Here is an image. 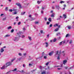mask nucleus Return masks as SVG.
Listing matches in <instances>:
<instances>
[{
    "mask_svg": "<svg viewBox=\"0 0 74 74\" xmlns=\"http://www.w3.org/2000/svg\"><path fill=\"white\" fill-rule=\"evenodd\" d=\"M35 16H38V14L36 13L35 14Z\"/></svg>",
    "mask_w": 74,
    "mask_h": 74,
    "instance_id": "62",
    "label": "nucleus"
},
{
    "mask_svg": "<svg viewBox=\"0 0 74 74\" xmlns=\"http://www.w3.org/2000/svg\"><path fill=\"white\" fill-rule=\"evenodd\" d=\"M44 19H45V21H47V18L46 17H45L44 18Z\"/></svg>",
    "mask_w": 74,
    "mask_h": 74,
    "instance_id": "40",
    "label": "nucleus"
},
{
    "mask_svg": "<svg viewBox=\"0 0 74 74\" xmlns=\"http://www.w3.org/2000/svg\"><path fill=\"white\" fill-rule=\"evenodd\" d=\"M64 68H65V69H67L68 67H67L65 66V67H64Z\"/></svg>",
    "mask_w": 74,
    "mask_h": 74,
    "instance_id": "64",
    "label": "nucleus"
},
{
    "mask_svg": "<svg viewBox=\"0 0 74 74\" xmlns=\"http://www.w3.org/2000/svg\"><path fill=\"white\" fill-rule=\"evenodd\" d=\"M50 27H52V24H51L50 25Z\"/></svg>",
    "mask_w": 74,
    "mask_h": 74,
    "instance_id": "58",
    "label": "nucleus"
},
{
    "mask_svg": "<svg viewBox=\"0 0 74 74\" xmlns=\"http://www.w3.org/2000/svg\"><path fill=\"white\" fill-rule=\"evenodd\" d=\"M45 44H46V47H48V46H49V45L48 44V42H45Z\"/></svg>",
    "mask_w": 74,
    "mask_h": 74,
    "instance_id": "8",
    "label": "nucleus"
},
{
    "mask_svg": "<svg viewBox=\"0 0 74 74\" xmlns=\"http://www.w3.org/2000/svg\"><path fill=\"white\" fill-rule=\"evenodd\" d=\"M5 65L6 66V68H7L8 66H11V65H12V63L10 62H8L6 63Z\"/></svg>",
    "mask_w": 74,
    "mask_h": 74,
    "instance_id": "1",
    "label": "nucleus"
},
{
    "mask_svg": "<svg viewBox=\"0 0 74 74\" xmlns=\"http://www.w3.org/2000/svg\"><path fill=\"white\" fill-rule=\"evenodd\" d=\"M32 65H33L32 64H30V63H29V66H32Z\"/></svg>",
    "mask_w": 74,
    "mask_h": 74,
    "instance_id": "48",
    "label": "nucleus"
},
{
    "mask_svg": "<svg viewBox=\"0 0 74 74\" xmlns=\"http://www.w3.org/2000/svg\"><path fill=\"white\" fill-rule=\"evenodd\" d=\"M68 36H69V34H67L66 35V37H68Z\"/></svg>",
    "mask_w": 74,
    "mask_h": 74,
    "instance_id": "57",
    "label": "nucleus"
},
{
    "mask_svg": "<svg viewBox=\"0 0 74 74\" xmlns=\"http://www.w3.org/2000/svg\"><path fill=\"white\" fill-rule=\"evenodd\" d=\"M28 38L29 41H32V37L29 36L28 37Z\"/></svg>",
    "mask_w": 74,
    "mask_h": 74,
    "instance_id": "14",
    "label": "nucleus"
},
{
    "mask_svg": "<svg viewBox=\"0 0 74 74\" xmlns=\"http://www.w3.org/2000/svg\"><path fill=\"white\" fill-rule=\"evenodd\" d=\"M40 32L41 34H42V33H43V31L42 30H40Z\"/></svg>",
    "mask_w": 74,
    "mask_h": 74,
    "instance_id": "43",
    "label": "nucleus"
},
{
    "mask_svg": "<svg viewBox=\"0 0 74 74\" xmlns=\"http://www.w3.org/2000/svg\"><path fill=\"white\" fill-rule=\"evenodd\" d=\"M48 20H49V22H51V18H49Z\"/></svg>",
    "mask_w": 74,
    "mask_h": 74,
    "instance_id": "27",
    "label": "nucleus"
},
{
    "mask_svg": "<svg viewBox=\"0 0 74 74\" xmlns=\"http://www.w3.org/2000/svg\"><path fill=\"white\" fill-rule=\"evenodd\" d=\"M56 26H58V24L57 23H56Z\"/></svg>",
    "mask_w": 74,
    "mask_h": 74,
    "instance_id": "61",
    "label": "nucleus"
},
{
    "mask_svg": "<svg viewBox=\"0 0 74 74\" xmlns=\"http://www.w3.org/2000/svg\"><path fill=\"white\" fill-rule=\"evenodd\" d=\"M47 58V57L46 56H44V59H46Z\"/></svg>",
    "mask_w": 74,
    "mask_h": 74,
    "instance_id": "36",
    "label": "nucleus"
},
{
    "mask_svg": "<svg viewBox=\"0 0 74 74\" xmlns=\"http://www.w3.org/2000/svg\"><path fill=\"white\" fill-rule=\"evenodd\" d=\"M61 53V51H60L59 52V51H57V53L56 54V55H58L59 56Z\"/></svg>",
    "mask_w": 74,
    "mask_h": 74,
    "instance_id": "5",
    "label": "nucleus"
},
{
    "mask_svg": "<svg viewBox=\"0 0 74 74\" xmlns=\"http://www.w3.org/2000/svg\"><path fill=\"white\" fill-rule=\"evenodd\" d=\"M50 23V22H47V25H49V24Z\"/></svg>",
    "mask_w": 74,
    "mask_h": 74,
    "instance_id": "49",
    "label": "nucleus"
},
{
    "mask_svg": "<svg viewBox=\"0 0 74 74\" xmlns=\"http://www.w3.org/2000/svg\"><path fill=\"white\" fill-rule=\"evenodd\" d=\"M13 40L14 41H18L19 40V38H18L15 37L13 38Z\"/></svg>",
    "mask_w": 74,
    "mask_h": 74,
    "instance_id": "3",
    "label": "nucleus"
},
{
    "mask_svg": "<svg viewBox=\"0 0 74 74\" xmlns=\"http://www.w3.org/2000/svg\"><path fill=\"white\" fill-rule=\"evenodd\" d=\"M12 29V27L10 26L7 27V29L8 30H10V29Z\"/></svg>",
    "mask_w": 74,
    "mask_h": 74,
    "instance_id": "12",
    "label": "nucleus"
},
{
    "mask_svg": "<svg viewBox=\"0 0 74 74\" xmlns=\"http://www.w3.org/2000/svg\"><path fill=\"white\" fill-rule=\"evenodd\" d=\"M6 48V46H4L2 48H1L0 50V52L1 53H3L4 51V48Z\"/></svg>",
    "mask_w": 74,
    "mask_h": 74,
    "instance_id": "2",
    "label": "nucleus"
},
{
    "mask_svg": "<svg viewBox=\"0 0 74 74\" xmlns=\"http://www.w3.org/2000/svg\"><path fill=\"white\" fill-rule=\"evenodd\" d=\"M25 12H23L21 13V15H24V14H25Z\"/></svg>",
    "mask_w": 74,
    "mask_h": 74,
    "instance_id": "33",
    "label": "nucleus"
},
{
    "mask_svg": "<svg viewBox=\"0 0 74 74\" xmlns=\"http://www.w3.org/2000/svg\"><path fill=\"white\" fill-rule=\"evenodd\" d=\"M68 28L69 29H71V27L69 26L68 27Z\"/></svg>",
    "mask_w": 74,
    "mask_h": 74,
    "instance_id": "54",
    "label": "nucleus"
},
{
    "mask_svg": "<svg viewBox=\"0 0 74 74\" xmlns=\"http://www.w3.org/2000/svg\"><path fill=\"white\" fill-rule=\"evenodd\" d=\"M5 11H8V7H6L5 9Z\"/></svg>",
    "mask_w": 74,
    "mask_h": 74,
    "instance_id": "42",
    "label": "nucleus"
},
{
    "mask_svg": "<svg viewBox=\"0 0 74 74\" xmlns=\"http://www.w3.org/2000/svg\"><path fill=\"white\" fill-rule=\"evenodd\" d=\"M18 55L19 56H22V53H18Z\"/></svg>",
    "mask_w": 74,
    "mask_h": 74,
    "instance_id": "25",
    "label": "nucleus"
},
{
    "mask_svg": "<svg viewBox=\"0 0 74 74\" xmlns=\"http://www.w3.org/2000/svg\"><path fill=\"white\" fill-rule=\"evenodd\" d=\"M57 67H63V64H61V66H57Z\"/></svg>",
    "mask_w": 74,
    "mask_h": 74,
    "instance_id": "37",
    "label": "nucleus"
},
{
    "mask_svg": "<svg viewBox=\"0 0 74 74\" xmlns=\"http://www.w3.org/2000/svg\"><path fill=\"white\" fill-rule=\"evenodd\" d=\"M35 24H38L39 23V21H36L35 22Z\"/></svg>",
    "mask_w": 74,
    "mask_h": 74,
    "instance_id": "23",
    "label": "nucleus"
},
{
    "mask_svg": "<svg viewBox=\"0 0 74 74\" xmlns=\"http://www.w3.org/2000/svg\"><path fill=\"white\" fill-rule=\"evenodd\" d=\"M45 55V54H44V52H43L42 53V56H44Z\"/></svg>",
    "mask_w": 74,
    "mask_h": 74,
    "instance_id": "45",
    "label": "nucleus"
},
{
    "mask_svg": "<svg viewBox=\"0 0 74 74\" xmlns=\"http://www.w3.org/2000/svg\"><path fill=\"white\" fill-rule=\"evenodd\" d=\"M41 1H38L37 3L38 4H40V3H41Z\"/></svg>",
    "mask_w": 74,
    "mask_h": 74,
    "instance_id": "20",
    "label": "nucleus"
},
{
    "mask_svg": "<svg viewBox=\"0 0 74 74\" xmlns=\"http://www.w3.org/2000/svg\"><path fill=\"white\" fill-rule=\"evenodd\" d=\"M67 60H64L63 61V64H65L66 63H67Z\"/></svg>",
    "mask_w": 74,
    "mask_h": 74,
    "instance_id": "6",
    "label": "nucleus"
},
{
    "mask_svg": "<svg viewBox=\"0 0 74 74\" xmlns=\"http://www.w3.org/2000/svg\"><path fill=\"white\" fill-rule=\"evenodd\" d=\"M6 19V18H3V21H5V20Z\"/></svg>",
    "mask_w": 74,
    "mask_h": 74,
    "instance_id": "46",
    "label": "nucleus"
},
{
    "mask_svg": "<svg viewBox=\"0 0 74 74\" xmlns=\"http://www.w3.org/2000/svg\"><path fill=\"white\" fill-rule=\"evenodd\" d=\"M64 3V1H61L60 2V4H62V3Z\"/></svg>",
    "mask_w": 74,
    "mask_h": 74,
    "instance_id": "29",
    "label": "nucleus"
},
{
    "mask_svg": "<svg viewBox=\"0 0 74 74\" xmlns=\"http://www.w3.org/2000/svg\"><path fill=\"white\" fill-rule=\"evenodd\" d=\"M62 44L64 45V43L66 42V40H64L63 41H62Z\"/></svg>",
    "mask_w": 74,
    "mask_h": 74,
    "instance_id": "19",
    "label": "nucleus"
},
{
    "mask_svg": "<svg viewBox=\"0 0 74 74\" xmlns=\"http://www.w3.org/2000/svg\"><path fill=\"white\" fill-rule=\"evenodd\" d=\"M20 50L21 51H24V50H25V49L24 48H20Z\"/></svg>",
    "mask_w": 74,
    "mask_h": 74,
    "instance_id": "28",
    "label": "nucleus"
},
{
    "mask_svg": "<svg viewBox=\"0 0 74 74\" xmlns=\"http://www.w3.org/2000/svg\"><path fill=\"white\" fill-rule=\"evenodd\" d=\"M56 41V39H55L53 40V42H55V41Z\"/></svg>",
    "mask_w": 74,
    "mask_h": 74,
    "instance_id": "44",
    "label": "nucleus"
},
{
    "mask_svg": "<svg viewBox=\"0 0 74 74\" xmlns=\"http://www.w3.org/2000/svg\"><path fill=\"white\" fill-rule=\"evenodd\" d=\"M16 10L13 9V11H16Z\"/></svg>",
    "mask_w": 74,
    "mask_h": 74,
    "instance_id": "53",
    "label": "nucleus"
},
{
    "mask_svg": "<svg viewBox=\"0 0 74 74\" xmlns=\"http://www.w3.org/2000/svg\"><path fill=\"white\" fill-rule=\"evenodd\" d=\"M16 5H17L18 6V7H19V6H21V4H20L19 3H16Z\"/></svg>",
    "mask_w": 74,
    "mask_h": 74,
    "instance_id": "11",
    "label": "nucleus"
},
{
    "mask_svg": "<svg viewBox=\"0 0 74 74\" xmlns=\"http://www.w3.org/2000/svg\"><path fill=\"white\" fill-rule=\"evenodd\" d=\"M17 70V69L16 68H15L13 70H12V71H16Z\"/></svg>",
    "mask_w": 74,
    "mask_h": 74,
    "instance_id": "21",
    "label": "nucleus"
},
{
    "mask_svg": "<svg viewBox=\"0 0 74 74\" xmlns=\"http://www.w3.org/2000/svg\"><path fill=\"white\" fill-rule=\"evenodd\" d=\"M60 56L59 55L58 56V57H57V59L58 60H59V59H60Z\"/></svg>",
    "mask_w": 74,
    "mask_h": 74,
    "instance_id": "34",
    "label": "nucleus"
},
{
    "mask_svg": "<svg viewBox=\"0 0 74 74\" xmlns=\"http://www.w3.org/2000/svg\"><path fill=\"white\" fill-rule=\"evenodd\" d=\"M21 58H17V60H16V62H19L21 61Z\"/></svg>",
    "mask_w": 74,
    "mask_h": 74,
    "instance_id": "7",
    "label": "nucleus"
},
{
    "mask_svg": "<svg viewBox=\"0 0 74 74\" xmlns=\"http://www.w3.org/2000/svg\"><path fill=\"white\" fill-rule=\"evenodd\" d=\"M56 7L57 8L58 10H59V9L60 8V7L59 6V5L56 6Z\"/></svg>",
    "mask_w": 74,
    "mask_h": 74,
    "instance_id": "22",
    "label": "nucleus"
},
{
    "mask_svg": "<svg viewBox=\"0 0 74 74\" xmlns=\"http://www.w3.org/2000/svg\"><path fill=\"white\" fill-rule=\"evenodd\" d=\"M16 22L14 23V25H16Z\"/></svg>",
    "mask_w": 74,
    "mask_h": 74,
    "instance_id": "63",
    "label": "nucleus"
},
{
    "mask_svg": "<svg viewBox=\"0 0 74 74\" xmlns=\"http://www.w3.org/2000/svg\"><path fill=\"white\" fill-rule=\"evenodd\" d=\"M9 11L10 12H12V9H10Z\"/></svg>",
    "mask_w": 74,
    "mask_h": 74,
    "instance_id": "51",
    "label": "nucleus"
},
{
    "mask_svg": "<svg viewBox=\"0 0 74 74\" xmlns=\"http://www.w3.org/2000/svg\"><path fill=\"white\" fill-rule=\"evenodd\" d=\"M53 51L49 53V56H51L53 55Z\"/></svg>",
    "mask_w": 74,
    "mask_h": 74,
    "instance_id": "9",
    "label": "nucleus"
},
{
    "mask_svg": "<svg viewBox=\"0 0 74 74\" xmlns=\"http://www.w3.org/2000/svg\"><path fill=\"white\" fill-rule=\"evenodd\" d=\"M27 54L26 53H24L23 54V56H25L26 55H27Z\"/></svg>",
    "mask_w": 74,
    "mask_h": 74,
    "instance_id": "35",
    "label": "nucleus"
},
{
    "mask_svg": "<svg viewBox=\"0 0 74 74\" xmlns=\"http://www.w3.org/2000/svg\"><path fill=\"white\" fill-rule=\"evenodd\" d=\"M17 14V12L16 11L14 12V13H13V14H14V15H16V14Z\"/></svg>",
    "mask_w": 74,
    "mask_h": 74,
    "instance_id": "30",
    "label": "nucleus"
},
{
    "mask_svg": "<svg viewBox=\"0 0 74 74\" xmlns=\"http://www.w3.org/2000/svg\"><path fill=\"white\" fill-rule=\"evenodd\" d=\"M20 24H21V22H19L18 23V25H20Z\"/></svg>",
    "mask_w": 74,
    "mask_h": 74,
    "instance_id": "50",
    "label": "nucleus"
},
{
    "mask_svg": "<svg viewBox=\"0 0 74 74\" xmlns=\"http://www.w3.org/2000/svg\"><path fill=\"white\" fill-rule=\"evenodd\" d=\"M62 44H63L62 42H60L59 44V45H62Z\"/></svg>",
    "mask_w": 74,
    "mask_h": 74,
    "instance_id": "24",
    "label": "nucleus"
},
{
    "mask_svg": "<svg viewBox=\"0 0 74 74\" xmlns=\"http://www.w3.org/2000/svg\"><path fill=\"white\" fill-rule=\"evenodd\" d=\"M46 74V72L45 71H44L43 72H42V74Z\"/></svg>",
    "mask_w": 74,
    "mask_h": 74,
    "instance_id": "15",
    "label": "nucleus"
},
{
    "mask_svg": "<svg viewBox=\"0 0 74 74\" xmlns=\"http://www.w3.org/2000/svg\"><path fill=\"white\" fill-rule=\"evenodd\" d=\"M6 68V65L5 64L3 65L2 67L1 68V69L2 70H3L4 69H5Z\"/></svg>",
    "mask_w": 74,
    "mask_h": 74,
    "instance_id": "4",
    "label": "nucleus"
},
{
    "mask_svg": "<svg viewBox=\"0 0 74 74\" xmlns=\"http://www.w3.org/2000/svg\"><path fill=\"white\" fill-rule=\"evenodd\" d=\"M42 9L43 10H45V7H42Z\"/></svg>",
    "mask_w": 74,
    "mask_h": 74,
    "instance_id": "39",
    "label": "nucleus"
},
{
    "mask_svg": "<svg viewBox=\"0 0 74 74\" xmlns=\"http://www.w3.org/2000/svg\"><path fill=\"white\" fill-rule=\"evenodd\" d=\"M51 17H54L55 16V14L53 13L51 16Z\"/></svg>",
    "mask_w": 74,
    "mask_h": 74,
    "instance_id": "16",
    "label": "nucleus"
},
{
    "mask_svg": "<svg viewBox=\"0 0 74 74\" xmlns=\"http://www.w3.org/2000/svg\"><path fill=\"white\" fill-rule=\"evenodd\" d=\"M63 16H64V17L65 19H66V18H67V16H66V15L65 14H63Z\"/></svg>",
    "mask_w": 74,
    "mask_h": 74,
    "instance_id": "18",
    "label": "nucleus"
},
{
    "mask_svg": "<svg viewBox=\"0 0 74 74\" xmlns=\"http://www.w3.org/2000/svg\"><path fill=\"white\" fill-rule=\"evenodd\" d=\"M48 64H49V62H47V63L46 64V66H47V65H48Z\"/></svg>",
    "mask_w": 74,
    "mask_h": 74,
    "instance_id": "47",
    "label": "nucleus"
},
{
    "mask_svg": "<svg viewBox=\"0 0 74 74\" xmlns=\"http://www.w3.org/2000/svg\"><path fill=\"white\" fill-rule=\"evenodd\" d=\"M59 30V28H56L54 30L55 32H56V31H58Z\"/></svg>",
    "mask_w": 74,
    "mask_h": 74,
    "instance_id": "26",
    "label": "nucleus"
},
{
    "mask_svg": "<svg viewBox=\"0 0 74 74\" xmlns=\"http://www.w3.org/2000/svg\"><path fill=\"white\" fill-rule=\"evenodd\" d=\"M60 35V32H58L57 33L56 36H59V35Z\"/></svg>",
    "mask_w": 74,
    "mask_h": 74,
    "instance_id": "31",
    "label": "nucleus"
},
{
    "mask_svg": "<svg viewBox=\"0 0 74 74\" xmlns=\"http://www.w3.org/2000/svg\"><path fill=\"white\" fill-rule=\"evenodd\" d=\"M61 19V18H58L57 19V20H60Z\"/></svg>",
    "mask_w": 74,
    "mask_h": 74,
    "instance_id": "59",
    "label": "nucleus"
},
{
    "mask_svg": "<svg viewBox=\"0 0 74 74\" xmlns=\"http://www.w3.org/2000/svg\"><path fill=\"white\" fill-rule=\"evenodd\" d=\"M17 35L19 37H21V36H20V35H21V32H20L17 33Z\"/></svg>",
    "mask_w": 74,
    "mask_h": 74,
    "instance_id": "13",
    "label": "nucleus"
},
{
    "mask_svg": "<svg viewBox=\"0 0 74 74\" xmlns=\"http://www.w3.org/2000/svg\"><path fill=\"white\" fill-rule=\"evenodd\" d=\"M14 32V29H12L11 31V33H13Z\"/></svg>",
    "mask_w": 74,
    "mask_h": 74,
    "instance_id": "32",
    "label": "nucleus"
},
{
    "mask_svg": "<svg viewBox=\"0 0 74 74\" xmlns=\"http://www.w3.org/2000/svg\"><path fill=\"white\" fill-rule=\"evenodd\" d=\"M15 59H16V58H14L13 59H12V60H11V63L13 62V61H14V60H15Z\"/></svg>",
    "mask_w": 74,
    "mask_h": 74,
    "instance_id": "17",
    "label": "nucleus"
},
{
    "mask_svg": "<svg viewBox=\"0 0 74 74\" xmlns=\"http://www.w3.org/2000/svg\"><path fill=\"white\" fill-rule=\"evenodd\" d=\"M10 37V35L7 34L4 36L5 38H6V37Z\"/></svg>",
    "mask_w": 74,
    "mask_h": 74,
    "instance_id": "10",
    "label": "nucleus"
},
{
    "mask_svg": "<svg viewBox=\"0 0 74 74\" xmlns=\"http://www.w3.org/2000/svg\"><path fill=\"white\" fill-rule=\"evenodd\" d=\"M18 18H19V17H18V16H17L16 18V19H18Z\"/></svg>",
    "mask_w": 74,
    "mask_h": 74,
    "instance_id": "60",
    "label": "nucleus"
},
{
    "mask_svg": "<svg viewBox=\"0 0 74 74\" xmlns=\"http://www.w3.org/2000/svg\"><path fill=\"white\" fill-rule=\"evenodd\" d=\"M43 12H44V11H43V10H41V13L42 14H43Z\"/></svg>",
    "mask_w": 74,
    "mask_h": 74,
    "instance_id": "56",
    "label": "nucleus"
},
{
    "mask_svg": "<svg viewBox=\"0 0 74 74\" xmlns=\"http://www.w3.org/2000/svg\"><path fill=\"white\" fill-rule=\"evenodd\" d=\"M21 8H22V6L21 5L20 6H19V9H21Z\"/></svg>",
    "mask_w": 74,
    "mask_h": 74,
    "instance_id": "52",
    "label": "nucleus"
},
{
    "mask_svg": "<svg viewBox=\"0 0 74 74\" xmlns=\"http://www.w3.org/2000/svg\"><path fill=\"white\" fill-rule=\"evenodd\" d=\"M23 29L24 31V32H25V30H26V29H25V27H24L23 28Z\"/></svg>",
    "mask_w": 74,
    "mask_h": 74,
    "instance_id": "55",
    "label": "nucleus"
},
{
    "mask_svg": "<svg viewBox=\"0 0 74 74\" xmlns=\"http://www.w3.org/2000/svg\"><path fill=\"white\" fill-rule=\"evenodd\" d=\"M73 42V41L72 40H71L69 42V44H71Z\"/></svg>",
    "mask_w": 74,
    "mask_h": 74,
    "instance_id": "38",
    "label": "nucleus"
},
{
    "mask_svg": "<svg viewBox=\"0 0 74 74\" xmlns=\"http://www.w3.org/2000/svg\"><path fill=\"white\" fill-rule=\"evenodd\" d=\"M22 38H25V35H23L21 36Z\"/></svg>",
    "mask_w": 74,
    "mask_h": 74,
    "instance_id": "41",
    "label": "nucleus"
}]
</instances>
